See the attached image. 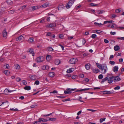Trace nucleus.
I'll return each instance as SVG.
<instances>
[{
	"mask_svg": "<svg viewBox=\"0 0 124 124\" xmlns=\"http://www.w3.org/2000/svg\"><path fill=\"white\" fill-rule=\"evenodd\" d=\"M110 79L108 80V83L109 84H110L113 81V77H110Z\"/></svg>",
	"mask_w": 124,
	"mask_h": 124,
	"instance_id": "nucleus-19",
	"label": "nucleus"
},
{
	"mask_svg": "<svg viewBox=\"0 0 124 124\" xmlns=\"http://www.w3.org/2000/svg\"><path fill=\"white\" fill-rule=\"evenodd\" d=\"M108 78L107 77L104 78L102 79V81L101 82V83H103L105 81H106L108 79Z\"/></svg>",
	"mask_w": 124,
	"mask_h": 124,
	"instance_id": "nucleus-29",
	"label": "nucleus"
},
{
	"mask_svg": "<svg viewBox=\"0 0 124 124\" xmlns=\"http://www.w3.org/2000/svg\"><path fill=\"white\" fill-rule=\"evenodd\" d=\"M116 15L115 14H113L112 15V16H111V18H114L116 17Z\"/></svg>",
	"mask_w": 124,
	"mask_h": 124,
	"instance_id": "nucleus-62",
	"label": "nucleus"
},
{
	"mask_svg": "<svg viewBox=\"0 0 124 124\" xmlns=\"http://www.w3.org/2000/svg\"><path fill=\"white\" fill-rule=\"evenodd\" d=\"M103 93L105 94H110L112 93L110 91H103Z\"/></svg>",
	"mask_w": 124,
	"mask_h": 124,
	"instance_id": "nucleus-16",
	"label": "nucleus"
},
{
	"mask_svg": "<svg viewBox=\"0 0 124 124\" xmlns=\"http://www.w3.org/2000/svg\"><path fill=\"white\" fill-rule=\"evenodd\" d=\"M114 56L112 55H111L110 56L109 58V60H112V58H113L114 57Z\"/></svg>",
	"mask_w": 124,
	"mask_h": 124,
	"instance_id": "nucleus-54",
	"label": "nucleus"
},
{
	"mask_svg": "<svg viewBox=\"0 0 124 124\" xmlns=\"http://www.w3.org/2000/svg\"><path fill=\"white\" fill-rule=\"evenodd\" d=\"M96 65L101 70V73L102 74L105 73L108 70V68L106 64H101L96 63Z\"/></svg>",
	"mask_w": 124,
	"mask_h": 124,
	"instance_id": "nucleus-1",
	"label": "nucleus"
},
{
	"mask_svg": "<svg viewBox=\"0 0 124 124\" xmlns=\"http://www.w3.org/2000/svg\"><path fill=\"white\" fill-rule=\"evenodd\" d=\"M113 81L116 82L119 81L121 80V79L118 76L116 77H113Z\"/></svg>",
	"mask_w": 124,
	"mask_h": 124,
	"instance_id": "nucleus-6",
	"label": "nucleus"
},
{
	"mask_svg": "<svg viewBox=\"0 0 124 124\" xmlns=\"http://www.w3.org/2000/svg\"><path fill=\"white\" fill-rule=\"evenodd\" d=\"M4 73L7 75H9L10 74V72L8 70H5L4 71Z\"/></svg>",
	"mask_w": 124,
	"mask_h": 124,
	"instance_id": "nucleus-31",
	"label": "nucleus"
},
{
	"mask_svg": "<svg viewBox=\"0 0 124 124\" xmlns=\"http://www.w3.org/2000/svg\"><path fill=\"white\" fill-rule=\"evenodd\" d=\"M31 87L30 86H26L25 87L24 89L26 90H29L31 89Z\"/></svg>",
	"mask_w": 124,
	"mask_h": 124,
	"instance_id": "nucleus-27",
	"label": "nucleus"
},
{
	"mask_svg": "<svg viewBox=\"0 0 124 124\" xmlns=\"http://www.w3.org/2000/svg\"><path fill=\"white\" fill-rule=\"evenodd\" d=\"M15 11H16L15 10L13 9L8 11V12L9 14H13Z\"/></svg>",
	"mask_w": 124,
	"mask_h": 124,
	"instance_id": "nucleus-33",
	"label": "nucleus"
},
{
	"mask_svg": "<svg viewBox=\"0 0 124 124\" xmlns=\"http://www.w3.org/2000/svg\"><path fill=\"white\" fill-rule=\"evenodd\" d=\"M29 52L32 54L33 56L34 55V52L33 51V49L32 48H30L29 49Z\"/></svg>",
	"mask_w": 124,
	"mask_h": 124,
	"instance_id": "nucleus-13",
	"label": "nucleus"
},
{
	"mask_svg": "<svg viewBox=\"0 0 124 124\" xmlns=\"http://www.w3.org/2000/svg\"><path fill=\"white\" fill-rule=\"evenodd\" d=\"M7 3L8 5H11L13 3V0H7Z\"/></svg>",
	"mask_w": 124,
	"mask_h": 124,
	"instance_id": "nucleus-15",
	"label": "nucleus"
},
{
	"mask_svg": "<svg viewBox=\"0 0 124 124\" xmlns=\"http://www.w3.org/2000/svg\"><path fill=\"white\" fill-rule=\"evenodd\" d=\"M2 34L3 37L6 38L7 36V33L6 31V30L5 29L2 31Z\"/></svg>",
	"mask_w": 124,
	"mask_h": 124,
	"instance_id": "nucleus-7",
	"label": "nucleus"
},
{
	"mask_svg": "<svg viewBox=\"0 0 124 124\" xmlns=\"http://www.w3.org/2000/svg\"><path fill=\"white\" fill-rule=\"evenodd\" d=\"M24 39V37L22 35L19 37H18L16 38V41L20 40L21 41L23 40Z\"/></svg>",
	"mask_w": 124,
	"mask_h": 124,
	"instance_id": "nucleus-10",
	"label": "nucleus"
},
{
	"mask_svg": "<svg viewBox=\"0 0 124 124\" xmlns=\"http://www.w3.org/2000/svg\"><path fill=\"white\" fill-rule=\"evenodd\" d=\"M46 58L47 61H49L51 59V55H47Z\"/></svg>",
	"mask_w": 124,
	"mask_h": 124,
	"instance_id": "nucleus-26",
	"label": "nucleus"
},
{
	"mask_svg": "<svg viewBox=\"0 0 124 124\" xmlns=\"http://www.w3.org/2000/svg\"><path fill=\"white\" fill-rule=\"evenodd\" d=\"M23 84L25 85H27V82L25 80H23Z\"/></svg>",
	"mask_w": 124,
	"mask_h": 124,
	"instance_id": "nucleus-45",
	"label": "nucleus"
},
{
	"mask_svg": "<svg viewBox=\"0 0 124 124\" xmlns=\"http://www.w3.org/2000/svg\"><path fill=\"white\" fill-rule=\"evenodd\" d=\"M49 76L51 77H54L55 75V73L53 72H50L49 73Z\"/></svg>",
	"mask_w": 124,
	"mask_h": 124,
	"instance_id": "nucleus-17",
	"label": "nucleus"
},
{
	"mask_svg": "<svg viewBox=\"0 0 124 124\" xmlns=\"http://www.w3.org/2000/svg\"><path fill=\"white\" fill-rule=\"evenodd\" d=\"M59 46L61 47L62 50H64V47L61 44H59Z\"/></svg>",
	"mask_w": 124,
	"mask_h": 124,
	"instance_id": "nucleus-59",
	"label": "nucleus"
},
{
	"mask_svg": "<svg viewBox=\"0 0 124 124\" xmlns=\"http://www.w3.org/2000/svg\"><path fill=\"white\" fill-rule=\"evenodd\" d=\"M28 41L31 42H32L33 41V38H30L28 40Z\"/></svg>",
	"mask_w": 124,
	"mask_h": 124,
	"instance_id": "nucleus-41",
	"label": "nucleus"
},
{
	"mask_svg": "<svg viewBox=\"0 0 124 124\" xmlns=\"http://www.w3.org/2000/svg\"><path fill=\"white\" fill-rule=\"evenodd\" d=\"M53 113V112L51 113H50V114H47V115H42V116H43L44 117H46V116H48L50 115H51V114H52Z\"/></svg>",
	"mask_w": 124,
	"mask_h": 124,
	"instance_id": "nucleus-43",
	"label": "nucleus"
},
{
	"mask_svg": "<svg viewBox=\"0 0 124 124\" xmlns=\"http://www.w3.org/2000/svg\"><path fill=\"white\" fill-rule=\"evenodd\" d=\"M6 2L3 3L1 5V7L0 8V10L3 12L6 10V8L7 7L6 6Z\"/></svg>",
	"mask_w": 124,
	"mask_h": 124,
	"instance_id": "nucleus-4",
	"label": "nucleus"
},
{
	"mask_svg": "<svg viewBox=\"0 0 124 124\" xmlns=\"http://www.w3.org/2000/svg\"><path fill=\"white\" fill-rule=\"evenodd\" d=\"M109 63L111 65H114L115 64V62L114 61H110L109 62Z\"/></svg>",
	"mask_w": 124,
	"mask_h": 124,
	"instance_id": "nucleus-39",
	"label": "nucleus"
},
{
	"mask_svg": "<svg viewBox=\"0 0 124 124\" xmlns=\"http://www.w3.org/2000/svg\"><path fill=\"white\" fill-rule=\"evenodd\" d=\"M63 38V36L62 34H61L59 36V38L60 39H62Z\"/></svg>",
	"mask_w": 124,
	"mask_h": 124,
	"instance_id": "nucleus-56",
	"label": "nucleus"
},
{
	"mask_svg": "<svg viewBox=\"0 0 124 124\" xmlns=\"http://www.w3.org/2000/svg\"><path fill=\"white\" fill-rule=\"evenodd\" d=\"M100 71V70L98 69H95L94 70V73H97Z\"/></svg>",
	"mask_w": 124,
	"mask_h": 124,
	"instance_id": "nucleus-42",
	"label": "nucleus"
},
{
	"mask_svg": "<svg viewBox=\"0 0 124 124\" xmlns=\"http://www.w3.org/2000/svg\"><path fill=\"white\" fill-rule=\"evenodd\" d=\"M74 68H71L67 70V72L68 73L74 71Z\"/></svg>",
	"mask_w": 124,
	"mask_h": 124,
	"instance_id": "nucleus-24",
	"label": "nucleus"
},
{
	"mask_svg": "<svg viewBox=\"0 0 124 124\" xmlns=\"http://www.w3.org/2000/svg\"><path fill=\"white\" fill-rule=\"evenodd\" d=\"M40 122H46L48 121V120H47V119H45L44 118H39Z\"/></svg>",
	"mask_w": 124,
	"mask_h": 124,
	"instance_id": "nucleus-23",
	"label": "nucleus"
},
{
	"mask_svg": "<svg viewBox=\"0 0 124 124\" xmlns=\"http://www.w3.org/2000/svg\"><path fill=\"white\" fill-rule=\"evenodd\" d=\"M56 23H51L49 25H48L46 26L47 27H55Z\"/></svg>",
	"mask_w": 124,
	"mask_h": 124,
	"instance_id": "nucleus-8",
	"label": "nucleus"
},
{
	"mask_svg": "<svg viewBox=\"0 0 124 124\" xmlns=\"http://www.w3.org/2000/svg\"><path fill=\"white\" fill-rule=\"evenodd\" d=\"M40 8V6H36L31 7L32 10L33 11L38 9Z\"/></svg>",
	"mask_w": 124,
	"mask_h": 124,
	"instance_id": "nucleus-11",
	"label": "nucleus"
},
{
	"mask_svg": "<svg viewBox=\"0 0 124 124\" xmlns=\"http://www.w3.org/2000/svg\"><path fill=\"white\" fill-rule=\"evenodd\" d=\"M36 76L35 75H33L30 78L31 79L33 80H35L36 79Z\"/></svg>",
	"mask_w": 124,
	"mask_h": 124,
	"instance_id": "nucleus-32",
	"label": "nucleus"
},
{
	"mask_svg": "<svg viewBox=\"0 0 124 124\" xmlns=\"http://www.w3.org/2000/svg\"><path fill=\"white\" fill-rule=\"evenodd\" d=\"M56 120V118H49V119L48 120L51 121H54Z\"/></svg>",
	"mask_w": 124,
	"mask_h": 124,
	"instance_id": "nucleus-35",
	"label": "nucleus"
},
{
	"mask_svg": "<svg viewBox=\"0 0 124 124\" xmlns=\"http://www.w3.org/2000/svg\"><path fill=\"white\" fill-rule=\"evenodd\" d=\"M118 67L117 66H116L113 68V70L114 72H116L118 71Z\"/></svg>",
	"mask_w": 124,
	"mask_h": 124,
	"instance_id": "nucleus-12",
	"label": "nucleus"
},
{
	"mask_svg": "<svg viewBox=\"0 0 124 124\" xmlns=\"http://www.w3.org/2000/svg\"><path fill=\"white\" fill-rule=\"evenodd\" d=\"M16 69H19L20 68V66L18 64H16Z\"/></svg>",
	"mask_w": 124,
	"mask_h": 124,
	"instance_id": "nucleus-47",
	"label": "nucleus"
},
{
	"mask_svg": "<svg viewBox=\"0 0 124 124\" xmlns=\"http://www.w3.org/2000/svg\"><path fill=\"white\" fill-rule=\"evenodd\" d=\"M85 67L86 69L88 70L90 68V64L89 63L86 64L85 65Z\"/></svg>",
	"mask_w": 124,
	"mask_h": 124,
	"instance_id": "nucleus-21",
	"label": "nucleus"
},
{
	"mask_svg": "<svg viewBox=\"0 0 124 124\" xmlns=\"http://www.w3.org/2000/svg\"><path fill=\"white\" fill-rule=\"evenodd\" d=\"M90 89V88H85L84 89H81V91H83L86 90H89Z\"/></svg>",
	"mask_w": 124,
	"mask_h": 124,
	"instance_id": "nucleus-58",
	"label": "nucleus"
},
{
	"mask_svg": "<svg viewBox=\"0 0 124 124\" xmlns=\"http://www.w3.org/2000/svg\"><path fill=\"white\" fill-rule=\"evenodd\" d=\"M120 88V87L119 86H117L116 87H115L114 88L115 90H118Z\"/></svg>",
	"mask_w": 124,
	"mask_h": 124,
	"instance_id": "nucleus-57",
	"label": "nucleus"
},
{
	"mask_svg": "<svg viewBox=\"0 0 124 124\" xmlns=\"http://www.w3.org/2000/svg\"><path fill=\"white\" fill-rule=\"evenodd\" d=\"M76 89H70L67 88L66 91L64 92V93L65 94H67L72 93V92L75 91Z\"/></svg>",
	"mask_w": 124,
	"mask_h": 124,
	"instance_id": "nucleus-2",
	"label": "nucleus"
},
{
	"mask_svg": "<svg viewBox=\"0 0 124 124\" xmlns=\"http://www.w3.org/2000/svg\"><path fill=\"white\" fill-rule=\"evenodd\" d=\"M74 0H70L67 3L70 6H71L74 3Z\"/></svg>",
	"mask_w": 124,
	"mask_h": 124,
	"instance_id": "nucleus-18",
	"label": "nucleus"
},
{
	"mask_svg": "<svg viewBox=\"0 0 124 124\" xmlns=\"http://www.w3.org/2000/svg\"><path fill=\"white\" fill-rule=\"evenodd\" d=\"M39 81L38 80H36L34 84L38 85H39Z\"/></svg>",
	"mask_w": 124,
	"mask_h": 124,
	"instance_id": "nucleus-48",
	"label": "nucleus"
},
{
	"mask_svg": "<svg viewBox=\"0 0 124 124\" xmlns=\"http://www.w3.org/2000/svg\"><path fill=\"white\" fill-rule=\"evenodd\" d=\"M51 32H48L47 33V34L46 35V36H51Z\"/></svg>",
	"mask_w": 124,
	"mask_h": 124,
	"instance_id": "nucleus-51",
	"label": "nucleus"
},
{
	"mask_svg": "<svg viewBox=\"0 0 124 124\" xmlns=\"http://www.w3.org/2000/svg\"><path fill=\"white\" fill-rule=\"evenodd\" d=\"M79 77L81 78H83L84 77V75L83 74H81L79 75Z\"/></svg>",
	"mask_w": 124,
	"mask_h": 124,
	"instance_id": "nucleus-53",
	"label": "nucleus"
},
{
	"mask_svg": "<svg viewBox=\"0 0 124 124\" xmlns=\"http://www.w3.org/2000/svg\"><path fill=\"white\" fill-rule=\"evenodd\" d=\"M56 97L58 98H65V96H56Z\"/></svg>",
	"mask_w": 124,
	"mask_h": 124,
	"instance_id": "nucleus-60",
	"label": "nucleus"
},
{
	"mask_svg": "<svg viewBox=\"0 0 124 124\" xmlns=\"http://www.w3.org/2000/svg\"><path fill=\"white\" fill-rule=\"evenodd\" d=\"M98 78L99 79H101L103 78V76L101 74H100L99 75Z\"/></svg>",
	"mask_w": 124,
	"mask_h": 124,
	"instance_id": "nucleus-40",
	"label": "nucleus"
},
{
	"mask_svg": "<svg viewBox=\"0 0 124 124\" xmlns=\"http://www.w3.org/2000/svg\"><path fill=\"white\" fill-rule=\"evenodd\" d=\"M47 51L49 52L52 51H54V49L51 47H48L47 49Z\"/></svg>",
	"mask_w": 124,
	"mask_h": 124,
	"instance_id": "nucleus-34",
	"label": "nucleus"
},
{
	"mask_svg": "<svg viewBox=\"0 0 124 124\" xmlns=\"http://www.w3.org/2000/svg\"><path fill=\"white\" fill-rule=\"evenodd\" d=\"M78 61V59L76 58H74L70 59V60L69 62L70 63L73 64H75Z\"/></svg>",
	"mask_w": 124,
	"mask_h": 124,
	"instance_id": "nucleus-3",
	"label": "nucleus"
},
{
	"mask_svg": "<svg viewBox=\"0 0 124 124\" xmlns=\"http://www.w3.org/2000/svg\"><path fill=\"white\" fill-rule=\"evenodd\" d=\"M55 63L56 65H58L60 63V61L58 59L56 60Z\"/></svg>",
	"mask_w": 124,
	"mask_h": 124,
	"instance_id": "nucleus-25",
	"label": "nucleus"
},
{
	"mask_svg": "<svg viewBox=\"0 0 124 124\" xmlns=\"http://www.w3.org/2000/svg\"><path fill=\"white\" fill-rule=\"evenodd\" d=\"M8 93V90L7 89H6L4 91V93L6 95Z\"/></svg>",
	"mask_w": 124,
	"mask_h": 124,
	"instance_id": "nucleus-36",
	"label": "nucleus"
},
{
	"mask_svg": "<svg viewBox=\"0 0 124 124\" xmlns=\"http://www.w3.org/2000/svg\"><path fill=\"white\" fill-rule=\"evenodd\" d=\"M37 61L38 62H40L43 61V56H39L37 58Z\"/></svg>",
	"mask_w": 124,
	"mask_h": 124,
	"instance_id": "nucleus-5",
	"label": "nucleus"
},
{
	"mask_svg": "<svg viewBox=\"0 0 124 124\" xmlns=\"http://www.w3.org/2000/svg\"><path fill=\"white\" fill-rule=\"evenodd\" d=\"M58 92L56 90H54L53 92H50V93H57Z\"/></svg>",
	"mask_w": 124,
	"mask_h": 124,
	"instance_id": "nucleus-49",
	"label": "nucleus"
},
{
	"mask_svg": "<svg viewBox=\"0 0 124 124\" xmlns=\"http://www.w3.org/2000/svg\"><path fill=\"white\" fill-rule=\"evenodd\" d=\"M82 42L83 45H84L85 44L86 42V41L85 40L83 39L82 40Z\"/></svg>",
	"mask_w": 124,
	"mask_h": 124,
	"instance_id": "nucleus-63",
	"label": "nucleus"
},
{
	"mask_svg": "<svg viewBox=\"0 0 124 124\" xmlns=\"http://www.w3.org/2000/svg\"><path fill=\"white\" fill-rule=\"evenodd\" d=\"M121 11V10H120V8L116 9L115 10V12L116 13L120 12Z\"/></svg>",
	"mask_w": 124,
	"mask_h": 124,
	"instance_id": "nucleus-44",
	"label": "nucleus"
},
{
	"mask_svg": "<svg viewBox=\"0 0 124 124\" xmlns=\"http://www.w3.org/2000/svg\"><path fill=\"white\" fill-rule=\"evenodd\" d=\"M64 7V6L63 5H59L58 7V9L59 10H61L63 9Z\"/></svg>",
	"mask_w": 124,
	"mask_h": 124,
	"instance_id": "nucleus-14",
	"label": "nucleus"
},
{
	"mask_svg": "<svg viewBox=\"0 0 124 124\" xmlns=\"http://www.w3.org/2000/svg\"><path fill=\"white\" fill-rule=\"evenodd\" d=\"M21 80V78H16V80L17 82H19Z\"/></svg>",
	"mask_w": 124,
	"mask_h": 124,
	"instance_id": "nucleus-55",
	"label": "nucleus"
},
{
	"mask_svg": "<svg viewBox=\"0 0 124 124\" xmlns=\"http://www.w3.org/2000/svg\"><path fill=\"white\" fill-rule=\"evenodd\" d=\"M105 119L106 118L104 117L101 118L100 119V122L101 123H102V122L104 121L105 120Z\"/></svg>",
	"mask_w": 124,
	"mask_h": 124,
	"instance_id": "nucleus-38",
	"label": "nucleus"
},
{
	"mask_svg": "<svg viewBox=\"0 0 124 124\" xmlns=\"http://www.w3.org/2000/svg\"><path fill=\"white\" fill-rule=\"evenodd\" d=\"M73 37L72 36H69L68 37V39H73Z\"/></svg>",
	"mask_w": 124,
	"mask_h": 124,
	"instance_id": "nucleus-64",
	"label": "nucleus"
},
{
	"mask_svg": "<svg viewBox=\"0 0 124 124\" xmlns=\"http://www.w3.org/2000/svg\"><path fill=\"white\" fill-rule=\"evenodd\" d=\"M49 5V3L48 2H47L44 3L42 5L40 6L41 8H45L48 7Z\"/></svg>",
	"mask_w": 124,
	"mask_h": 124,
	"instance_id": "nucleus-9",
	"label": "nucleus"
},
{
	"mask_svg": "<svg viewBox=\"0 0 124 124\" xmlns=\"http://www.w3.org/2000/svg\"><path fill=\"white\" fill-rule=\"evenodd\" d=\"M38 120L37 121H35L34 122H35V124H39L41 122L39 118L38 119Z\"/></svg>",
	"mask_w": 124,
	"mask_h": 124,
	"instance_id": "nucleus-52",
	"label": "nucleus"
},
{
	"mask_svg": "<svg viewBox=\"0 0 124 124\" xmlns=\"http://www.w3.org/2000/svg\"><path fill=\"white\" fill-rule=\"evenodd\" d=\"M26 5H24L20 7V8L18 9L19 10H22L26 8Z\"/></svg>",
	"mask_w": 124,
	"mask_h": 124,
	"instance_id": "nucleus-28",
	"label": "nucleus"
},
{
	"mask_svg": "<svg viewBox=\"0 0 124 124\" xmlns=\"http://www.w3.org/2000/svg\"><path fill=\"white\" fill-rule=\"evenodd\" d=\"M120 48L119 46L117 45L115 46L114 47V49L116 51H117L118 50L120 49Z\"/></svg>",
	"mask_w": 124,
	"mask_h": 124,
	"instance_id": "nucleus-20",
	"label": "nucleus"
},
{
	"mask_svg": "<svg viewBox=\"0 0 124 124\" xmlns=\"http://www.w3.org/2000/svg\"><path fill=\"white\" fill-rule=\"evenodd\" d=\"M43 68H44V69L47 70L49 68V67L48 66L46 65L44 66L43 67Z\"/></svg>",
	"mask_w": 124,
	"mask_h": 124,
	"instance_id": "nucleus-37",
	"label": "nucleus"
},
{
	"mask_svg": "<svg viewBox=\"0 0 124 124\" xmlns=\"http://www.w3.org/2000/svg\"><path fill=\"white\" fill-rule=\"evenodd\" d=\"M113 22L112 20H111V21H105L104 22V24H105L108 23H112V22Z\"/></svg>",
	"mask_w": 124,
	"mask_h": 124,
	"instance_id": "nucleus-30",
	"label": "nucleus"
},
{
	"mask_svg": "<svg viewBox=\"0 0 124 124\" xmlns=\"http://www.w3.org/2000/svg\"><path fill=\"white\" fill-rule=\"evenodd\" d=\"M71 6H70L69 4H68V3L67 4V5H66V7L67 9H68L70 8Z\"/></svg>",
	"mask_w": 124,
	"mask_h": 124,
	"instance_id": "nucleus-50",
	"label": "nucleus"
},
{
	"mask_svg": "<svg viewBox=\"0 0 124 124\" xmlns=\"http://www.w3.org/2000/svg\"><path fill=\"white\" fill-rule=\"evenodd\" d=\"M104 41V42L106 43H108L109 42L106 39H105Z\"/></svg>",
	"mask_w": 124,
	"mask_h": 124,
	"instance_id": "nucleus-61",
	"label": "nucleus"
},
{
	"mask_svg": "<svg viewBox=\"0 0 124 124\" xmlns=\"http://www.w3.org/2000/svg\"><path fill=\"white\" fill-rule=\"evenodd\" d=\"M99 14H102L105 12V11L103 10H99Z\"/></svg>",
	"mask_w": 124,
	"mask_h": 124,
	"instance_id": "nucleus-46",
	"label": "nucleus"
},
{
	"mask_svg": "<svg viewBox=\"0 0 124 124\" xmlns=\"http://www.w3.org/2000/svg\"><path fill=\"white\" fill-rule=\"evenodd\" d=\"M103 31L100 30H93V33H97L98 34H100Z\"/></svg>",
	"mask_w": 124,
	"mask_h": 124,
	"instance_id": "nucleus-22",
	"label": "nucleus"
}]
</instances>
